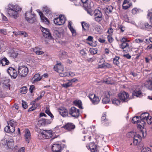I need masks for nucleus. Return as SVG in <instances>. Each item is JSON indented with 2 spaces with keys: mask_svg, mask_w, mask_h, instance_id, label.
Returning <instances> with one entry per match:
<instances>
[{
  "mask_svg": "<svg viewBox=\"0 0 152 152\" xmlns=\"http://www.w3.org/2000/svg\"><path fill=\"white\" fill-rule=\"evenodd\" d=\"M21 9L17 5L10 4L8 6V13L10 16L16 19L18 16V13Z\"/></svg>",
  "mask_w": 152,
  "mask_h": 152,
  "instance_id": "obj_1",
  "label": "nucleus"
},
{
  "mask_svg": "<svg viewBox=\"0 0 152 152\" xmlns=\"http://www.w3.org/2000/svg\"><path fill=\"white\" fill-rule=\"evenodd\" d=\"M141 135H142L143 137L146 135V132H144L143 131H141L139 134H136L134 135V144L135 145H137L141 141L142 137Z\"/></svg>",
  "mask_w": 152,
  "mask_h": 152,
  "instance_id": "obj_2",
  "label": "nucleus"
},
{
  "mask_svg": "<svg viewBox=\"0 0 152 152\" xmlns=\"http://www.w3.org/2000/svg\"><path fill=\"white\" fill-rule=\"evenodd\" d=\"M25 19L29 23H33L36 20L35 15L31 12H27L25 14Z\"/></svg>",
  "mask_w": 152,
  "mask_h": 152,
  "instance_id": "obj_3",
  "label": "nucleus"
},
{
  "mask_svg": "<svg viewBox=\"0 0 152 152\" xmlns=\"http://www.w3.org/2000/svg\"><path fill=\"white\" fill-rule=\"evenodd\" d=\"M18 72L20 76L22 77H25L27 75L28 73V69L24 65L19 66L18 67Z\"/></svg>",
  "mask_w": 152,
  "mask_h": 152,
  "instance_id": "obj_4",
  "label": "nucleus"
},
{
  "mask_svg": "<svg viewBox=\"0 0 152 152\" xmlns=\"http://www.w3.org/2000/svg\"><path fill=\"white\" fill-rule=\"evenodd\" d=\"M66 20V18L64 16L60 15L59 17L55 18L53 21L55 24L57 25H62L64 23Z\"/></svg>",
  "mask_w": 152,
  "mask_h": 152,
  "instance_id": "obj_5",
  "label": "nucleus"
},
{
  "mask_svg": "<svg viewBox=\"0 0 152 152\" xmlns=\"http://www.w3.org/2000/svg\"><path fill=\"white\" fill-rule=\"evenodd\" d=\"M132 95L137 97H140L142 96V93L140 89V86L136 85L132 88Z\"/></svg>",
  "mask_w": 152,
  "mask_h": 152,
  "instance_id": "obj_6",
  "label": "nucleus"
},
{
  "mask_svg": "<svg viewBox=\"0 0 152 152\" xmlns=\"http://www.w3.org/2000/svg\"><path fill=\"white\" fill-rule=\"evenodd\" d=\"M95 20L97 22L101 21L102 19V15L101 12L98 10H96L94 12Z\"/></svg>",
  "mask_w": 152,
  "mask_h": 152,
  "instance_id": "obj_7",
  "label": "nucleus"
},
{
  "mask_svg": "<svg viewBox=\"0 0 152 152\" xmlns=\"http://www.w3.org/2000/svg\"><path fill=\"white\" fill-rule=\"evenodd\" d=\"M69 114L72 117H77L80 114L79 110L75 107H72L69 110Z\"/></svg>",
  "mask_w": 152,
  "mask_h": 152,
  "instance_id": "obj_8",
  "label": "nucleus"
},
{
  "mask_svg": "<svg viewBox=\"0 0 152 152\" xmlns=\"http://www.w3.org/2000/svg\"><path fill=\"white\" fill-rule=\"evenodd\" d=\"M89 98L92 102L95 104H98L100 101L99 97L98 96H96L94 94H89Z\"/></svg>",
  "mask_w": 152,
  "mask_h": 152,
  "instance_id": "obj_9",
  "label": "nucleus"
},
{
  "mask_svg": "<svg viewBox=\"0 0 152 152\" xmlns=\"http://www.w3.org/2000/svg\"><path fill=\"white\" fill-rule=\"evenodd\" d=\"M52 149L53 152H61V145L58 143L54 144L52 146Z\"/></svg>",
  "mask_w": 152,
  "mask_h": 152,
  "instance_id": "obj_10",
  "label": "nucleus"
},
{
  "mask_svg": "<svg viewBox=\"0 0 152 152\" xmlns=\"http://www.w3.org/2000/svg\"><path fill=\"white\" fill-rule=\"evenodd\" d=\"M119 98L122 100L125 101L129 97L128 94L125 91H123L118 94Z\"/></svg>",
  "mask_w": 152,
  "mask_h": 152,
  "instance_id": "obj_11",
  "label": "nucleus"
},
{
  "mask_svg": "<svg viewBox=\"0 0 152 152\" xmlns=\"http://www.w3.org/2000/svg\"><path fill=\"white\" fill-rule=\"evenodd\" d=\"M106 113H104L101 117L102 124L104 126H107L109 124L110 122L106 118Z\"/></svg>",
  "mask_w": 152,
  "mask_h": 152,
  "instance_id": "obj_12",
  "label": "nucleus"
},
{
  "mask_svg": "<svg viewBox=\"0 0 152 152\" xmlns=\"http://www.w3.org/2000/svg\"><path fill=\"white\" fill-rule=\"evenodd\" d=\"M54 70L59 73L64 71V67L61 63H57L54 67Z\"/></svg>",
  "mask_w": 152,
  "mask_h": 152,
  "instance_id": "obj_13",
  "label": "nucleus"
},
{
  "mask_svg": "<svg viewBox=\"0 0 152 152\" xmlns=\"http://www.w3.org/2000/svg\"><path fill=\"white\" fill-rule=\"evenodd\" d=\"M83 6L86 9H90L93 5L92 3L89 2V0H81Z\"/></svg>",
  "mask_w": 152,
  "mask_h": 152,
  "instance_id": "obj_14",
  "label": "nucleus"
},
{
  "mask_svg": "<svg viewBox=\"0 0 152 152\" xmlns=\"http://www.w3.org/2000/svg\"><path fill=\"white\" fill-rule=\"evenodd\" d=\"M24 137L26 141L29 143L31 137L30 131L28 129H26L25 130Z\"/></svg>",
  "mask_w": 152,
  "mask_h": 152,
  "instance_id": "obj_15",
  "label": "nucleus"
},
{
  "mask_svg": "<svg viewBox=\"0 0 152 152\" xmlns=\"http://www.w3.org/2000/svg\"><path fill=\"white\" fill-rule=\"evenodd\" d=\"M149 115V114L148 113H143L141 114L140 118L141 120V121L142 122V124L143 125L145 123V121L146 120Z\"/></svg>",
  "mask_w": 152,
  "mask_h": 152,
  "instance_id": "obj_16",
  "label": "nucleus"
},
{
  "mask_svg": "<svg viewBox=\"0 0 152 152\" xmlns=\"http://www.w3.org/2000/svg\"><path fill=\"white\" fill-rule=\"evenodd\" d=\"M132 5L130 0H124L123 3V8L124 10H126Z\"/></svg>",
  "mask_w": 152,
  "mask_h": 152,
  "instance_id": "obj_17",
  "label": "nucleus"
},
{
  "mask_svg": "<svg viewBox=\"0 0 152 152\" xmlns=\"http://www.w3.org/2000/svg\"><path fill=\"white\" fill-rule=\"evenodd\" d=\"M41 30L43 33V36L45 37L49 38L50 37V34L48 29L42 27Z\"/></svg>",
  "mask_w": 152,
  "mask_h": 152,
  "instance_id": "obj_18",
  "label": "nucleus"
},
{
  "mask_svg": "<svg viewBox=\"0 0 152 152\" xmlns=\"http://www.w3.org/2000/svg\"><path fill=\"white\" fill-rule=\"evenodd\" d=\"M59 111L61 115L63 117H66L68 115V110L64 107H61Z\"/></svg>",
  "mask_w": 152,
  "mask_h": 152,
  "instance_id": "obj_19",
  "label": "nucleus"
},
{
  "mask_svg": "<svg viewBox=\"0 0 152 152\" xmlns=\"http://www.w3.org/2000/svg\"><path fill=\"white\" fill-rule=\"evenodd\" d=\"M10 62L6 57H1L0 58V64L2 66H5L8 65Z\"/></svg>",
  "mask_w": 152,
  "mask_h": 152,
  "instance_id": "obj_20",
  "label": "nucleus"
},
{
  "mask_svg": "<svg viewBox=\"0 0 152 152\" xmlns=\"http://www.w3.org/2000/svg\"><path fill=\"white\" fill-rule=\"evenodd\" d=\"M18 53L15 52L13 49L9 50L8 52V54L10 57L13 58H16L18 55Z\"/></svg>",
  "mask_w": 152,
  "mask_h": 152,
  "instance_id": "obj_21",
  "label": "nucleus"
},
{
  "mask_svg": "<svg viewBox=\"0 0 152 152\" xmlns=\"http://www.w3.org/2000/svg\"><path fill=\"white\" fill-rule=\"evenodd\" d=\"M1 81L4 86H6V88H9L10 84L9 82L10 80L6 77H3L1 78Z\"/></svg>",
  "mask_w": 152,
  "mask_h": 152,
  "instance_id": "obj_22",
  "label": "nucleus"
},
{
  "mask_svg": "<svg viewBox=\"0 0 152 152\" xmlns=\"http://www.w3.org/2000/svg\"><path fill=\"white\" fill-rule=\"evenodd\" d=\"M64 128L68 131L73 129L75 128V125L72 123H68L63 126Z\"/></svg>",
  "mask_w": 152,
  "mask_h": 152,
  "instance_id": "obj_23",
  "label": "nucleus"
},
{
  "mask_svg": "<svg viewBox=\"0 0 152 152\" xmlns=\"http://www.w3.org/2000/svg\"><path fill=\"white\" fill-rule=\"evenodd\" d=\"M44 138H49L52 136V132L51 130H43Z\"/></svg>",
  "mask_w": 152,
  "mask_h": 152,
  "instance_id": "obj_24",
  "label": "nucleus"
},
{
  "mask_svg": "<svg viewBox=\"0 0 152 152\" xmlns=\"http://www.w3.org/2000/svg\"><path fill=\"white\" fill-rule=\"evenodd\" d=\"M15 127L12 126L11 127L8 125L4 128V131L7 133H13L15 131Z\"/></svg>",
  "mask_w": 152,
  "mask_h": 152,
  "instance_id": "obj_25",
  "label": "nucleus"
},
{
  "mask_svg": "<svg viewBox=\"0 0 152 152\" xmlns=\"http://www.w3.org/2000/svg\"><path fill=\"white\" fill-rule=\"evenodd\" d=\"M73 104L76 106L78 107L81 109H83L82 102L80 100L77 99L73 102Z\"/></svg>",
  "mask_w": 152,
  "mask_h": 152,
  "instance_id": "obj_26",
  "label": "nucleus"
},
{
  "mask_svg": "<svg viewBox=\"0 0 152 152\" xmlns=\"http://www.w3.org/2000/svg\"><path fill=\"white\" fill-rule=\"evenodd\" d=\"M112 66L110 64L107 63H104L102 64L99 65V68H111Z\"/></svg>",
  "mask_w": 152,
  "mask_h": 152,
  "instance_id": "obj_27",
  "label": "nucleus"
},
{
  "mask_svg": "<svg viewBox=\"0 0 152 152\" xmlns=\"http://www.w3.org/2000/svg\"><path fill=\"white\" fill-rule=\"evenodd\" d=\"M39 14L40 16L41 19L43 22H45L46 24L48 23H49L48 19L45 17L42 12H39Z\"/></svg>",
  "mask_w": 152,
  "mask_h": 152,
  "instance_id": "obj_28",
  "label": "nucleus"
},
{
  "mask_svg": "<svg viewBox=\"0 0 152 152\" xmlns=\"http://www.w3.org/2000/svg\"><path fill=\"white\" fill-rule=\"evenodd\" d=\"M140 118V117L138 116L134 117L132 120V122L134 124H138V123L142 124V122L141 121V120L140 121L139 120Z\"/></svg>",
  "mask_w": 152,
  "mask_h": 152,
  "instance_id": "obj_29",
  "label": "nucleus"
},
{
  "mask_svg": "<svg viewBox=\"0 0 152 152\" xmlns=\"http://www.w3.org/2000/svg\"><path fill=\"white\" fill-rule=\"evenodd\" d=\"M145 86L148 89L152 90V81L149 80L145 83Z\"/></svg>",
  "mask_w": 152,
  "mask_h": 152,
  "instance_id": "obj_30",
  "label": "nucleus"
},
{
  "mask_svg": "<svg viewBox=\"0 0 152 152\" xmlns=\"http://www.w3.org/2000/svg\"><path fill=\"white\" fill-rule=\"evenodd\" d=\"M113 10V7L111 6H107L104 8L105 12L107 14L111 13Z\"/></svg>",
  "mask_w": 152,
  "mask_h": 152,
  "instance_id": "obj_31",
  "label": "nucleus"
},
{
  "mask_svg": "<svg viewBox=\"0 0 152 152\" xmlns=\"http://www.w3.org/2000/svg\"><path fill=\"white\" fill-rule=\"evenodd\" d=\"M42 77L39 74H37L33 78V80L34 82L38 81L41 80Z\"/></svg>",
  "mask_w": 152,
  "mask_h": 152,
  "instance_id": "obj_32",
  "label": "nucleus"
},
{
  "mask_svg": "<svg viewBox=\"0 0 152 152\" xmlns=\"http://www.w3.org/2000/svg\"><path fill=\"white\" fill-rule=\"evenodd\" d=\"M82 26L83 29L84 30H87L89 29V25L88 24L84 22H81Z\"/></svg>",
  "mask_w": 152,
  "mask_h": 152,
  "instance_id": "obj_33",
  "label": "nucleus"
},
{
  "mask_svg": "<svg viewBox=\"0 0 152 152\" xmlns=\"http://www.w3.org/2000/svg\"><path fill=\"white\" fill-rule=\"evenodd\" d=\"M145 27H143V28H145L147 30H149L152 28V26L151 23L150 22L149 23H145L144 24Z\"/></svg>",
  "mask_w": 152,
  "mask_h": 152,
  "instance_id": "obj_34",
  "label": "nucleus"
},
{
  "mask_svg": "<svg viewBox=\"0 0 152 152\" xmlns=\"http://www.w3.org/2000/svg\"><path fill=\"white\" fill-rule=\"evenodd\" d=\"M7 124L8 126H12L13 127H15V126L17 124L16 122L14 121L13 120H11L10 121H7Z\"/></svg>",
  "mask_w": 152,
  "mask_h": 152,
  "instance_id": "obj_35",
  "label": "nucleus"
},
{
  "mask_svg": "<svg viewBox=\"0 0 152 152\" xmlns=\"http://www.w3.org/2000/svg\"><path fill=\"white\" fill-rule=\"evenodd\" d=\"M67 82H66V83H64L61 84V86L65 88H67L69 87H70L72 86V83L70 80H67Z\"/></svg>",
  "mask_w": 152,
  "mask_h": 152,
  "instance_id": "obj_36",
  "label": "nucleus"
},
{
  "mask_svg": "<svg viewBox=\"0 0 152 152\" xmlns=\"http://www.w3.org/2000/svg\"><path fill=\"white\" fill-rule=\"evenodd\" d=\"M110 98L106 96H104L102 100V103L104 104L108 103L110 102Z\"/></svg>",
  "mask_w": 152,
  "mask_h": 152,
  "instance_id": "obj_37",
  "label": "nucleus"
},
{
  "mask_svg": "<svg viewBox=\"0 0 152 152\" xmlns=\"http://www.w3.org/2000/svg\"><path fill=\"white\" fill-rule=\"evenodd\" d=\"M119 57L118 56H115L113 59V63L114 64L118 65L119 64Z\"/></svg>",
  "mask_w": 152,
  "mask_h": 152,
  "instance_id": "obj_38",
  "label": "nucleus"
},
{
  "mask_svg": "<svg viewBox=\"0 0 152 152\" xmlns=\"http://www.w3.org/2000/svg\"><path fill=\"white\" fill-rule=\"evenodd\" d=\"M14 144L13 140L12 139L10 140V141H8L7 143V145L10 148H12Z\"/></svg>",
  "mask_w": 152,
  "mask_h": 152,
  "instance_id": "obj_39",
  "label": "nucleus"
},
{
  "mask_svg": "<svg viewBox=\"0 0 152 152\" xmlns=\"http://www.w3.org/2000/svg\"><path fill=\"white\" fill-rule=\"evenodd\" d=\"M44 11L45 12L47 15L50 16L51 12L49 8L47 7L45 8L44 10Z\"/></svg>",
  "mask_w": 152,
  "mask_h": 152,
  "instance_id": "obj_40",
  "label": "nucleus"
},
{
  "mask_svg": "<svg viewBox=\"0 0 152 152\" xmlns=\"http://www.w3.org/2000/svg\"><path fill=\"white\" fill-rule=\"evenodd\" d=\"M59 56L61 57L64 58L68 56V54L65 52L61 51L59 53Z\"/></svg>",
  "mask_w": 152,
  "mask_h": 152,
  "instance_id": "obj_41",
  "label": "nucleus"
},
{
  "mask_svg": "<svg viewBox=\"0 0 152 152\" xmlns=\"http://www.w3.org/2000/svg\"><path fill=\"white\" fill-rule=\"evenodd\" d=\"M69 29L72 33V36L75 37L77 34L76 30L73 27Z\"/></svg>",
  "mask_w": 152,
  "mask_h": 152,
  "instance_id": "obj_42",
  "label": "nucleus"
},
{
  "mask_svg": "<svg viewBox=\"0 0 152 152\" xmlns=\"http://www.w3.org/2000/svg\"><path fill=\"white\" fill-rule=\"evenodd\" d=\"M112 102L115 105H118L120 104V101L117 99H114L113 100Z\"/></svg>",
  "mask_w": 152,
  "mask_h": 152,
  "instance_id": "obj_43",
  "label": "nucleus"
},
{
  "mask_svg": "<svg viewBox=\"0 0 152 152\" xmlns=\"http://www.w3.org/2000/svg\"><path fill=\"white\" fill-rule=\"evenodd\" d=\"M33 51L37 55H42L44 53L43 52L38 50L36 48H34Z\"/></svg>",
  "mask_w": 152,
  "mask_h": 152,
  "instance_id": "obj_44",
  "label": "nucleus"
},
{
  "mask_svg": "<svg viewBox=\"0 0 152 152\" xmlns=\"http://www.w3.org/2000/svg\"><path fill=\"white\" fill-rule=\"evenodd\" d=\"M129 45L127 42H122V44L121 45V48L123 49L129 47Z\"/></svg>",
  "mask_w": 152,
  "mask_h": 152,
  "instance_id": "obj_45",
  "label": "nucleus"
},
{
  "mask_svg": "<svg viewBox=\"0 0 152 152\" xmlns=\"http://www.w3.org/2000/svg\"><path fill=\"white\" fill-rule=\"evenodd\" d=\"M45 112L51 118H53L54 117V116L51 113L48 107H47V110H45Z\"/></svg>",
  "mask_w": 152,
  "mask_h": 152,
  "instance_id": "obj_46",
  "label": "nucleus"
},
{
  "mask_svg": "<svg viewBox=\"0 0 152 152\" xmlns=\"http://www.w3.org/2000/svg\"><path fill=\"white\" fill-rule=\"evenodd\" d=\"M15 70V69L14 68L12 67H10L7 70V72L9 75L11 76L14 72V71Z\"/></svg>",
  "mask_w": 152,
  "mask_h": 152,
  "instance_id": "obj_47",
  "label": "nucleus"
},
{
  "mask_svg": "<svg viewBox=\"0 0 152 152\" xmlns=\"http://www.w3.org/2000/svg\"><path fill=\"white\" fill-rule=\"evenodd\" d=\"M59 73L60 76L61 77L68 76L69 74V72H61Z\"/></svg>",
  "mask_w": 152,
  "mask_h": 152,
  "instance_id": "obj_48",
  "label": "nucleus"
},
{
  "mask_svg": "<svg viewBox=\"0 0 152 152\" xmlns=\"http://www.w3.org/2000/svg\"><path fill=\"white\" fill-rule=\"evenodd\" d=\"M146 121L148 124H150L152 123V117L151 116H149L148 117L146 120L145 121Z\"/></svg>",
  "mask_w": 152,
  "mask_h": 152,
  "instance_id": "obj_49",
  "label": "nucleus"
},
{
  "mask_svg": "<svg viewBox=\"0 0 152 152\" xmlns=\"http://www.w3.org/2000/svg\"><path fill=\"white\" fill-rule=\"evenodd\" d=\"M45 119L41 118V119L39 120L38 121V124L39 125H45Z\"/></svg>",
  "mask_w": 152,
  "mask_h": 152,
  "instance_id": "obj_50",
  "label": "nucleus"
},
{
  "mask_svg": "<svg viewBox=\"0 0 152 152\" xmlns=\"http://www.w3.org/2000/svg\"><path fill=\"white\" fill-rule=\"evenodd\" d=\"M17 75L18 74L17 71L15 70L14 71V72H13V73L10 76L11 77L13 78V79H15L17 76Z\"/></svg>",
  "mask_w": 152,
  "mask_h": 152,
  "instance_id": "obj_51",
  "label": "nucleus"
},
{
  "mask_svg": "<svg viewBox=\"0 0 152 152\" xmlns=\"http://www.w3.org/2000/svg\"><path fill=\"white\" fill-rule=\"evenodd\" d=\"M17 34L19 35L23 36L24 37H26L27 36V34L26 32L24 31H18Z\"/></svg>",
  "mask_w": 152,
  "mask_h": 152,
  "instance_id": "obj_52",
  "label": "nucleus"
},
{
  "mask_svg": "<svg viewBox=\"0 0 152 152\" xmlns=\"http://www.w3.org/2000/svg\"><path fill=\"white\" fill-rule=\"evenodd\" d=\"M43 132V131H41L38 134V137L39 139H42L44 138Z\"/></svg>",
  "mask_w": 152,
  "mask_h": 152,
  "instance_id": "obj_53",
  "label": "nucleus"
},
{
  "mask_svg": "<svg viewBox=\"0 0 152 152\" xmlns=\"http://www.w3.org/2000/svg\"><path fill=\"white\" fill-rule=\"evenodd\" d=\"M89 148L91 152H94L96 150V146L93 145L92 146H89Z\"/></svg>",
  "mask_w": 152,
  "mask_h": 152,
  "instance_id": "obj_54",
  "label": "nucleus"
},
{
  "mask_svg": "<svg viewBox=\"0 0 152 152\" xmlns=\"http://www.w3.org/2000/svg\"><path fill=\"white\" fill-rule=\"evenodd\" d=\"M107 39L108 41L110 43L112 42L114 40V39L111 35H108L107 37Z\"/></svg>",
  "mask_w": 152,
  "mask_h": 152,
  "instance_id": "obj_55",
  "label": "nucleus"
},
{
  "mask_svg": "<svg viewBox=\"0 0 152 152\" xmlns=\"http://www.w3.org/2000/svg\"><path fill=\"white\" fill-rule=\"evenodd\" d=\"M20 91L22 94H25L27 92V88L26 87H23L20 89Z\"/></svg>",
  "mask_w": 152,
  "mask_h": 152,
  "instance_id": "obj_56",
  "label": "nucleus"
},
{
  "mask_svg": "<svg viewBox=\"0 0 152 152\" xmlns=\"http://www.w3.org/2000/svg\"><path fill=\"white\" fill-rule=\"evenodd\" d=\"M147 18L150 21L152 20V12H149Z\"/></svg>",
  "mask_w": 152,
  "mask_h": 152,
  "instance_id": "obj_57",
  "label": "nucleus"
},
{
  "mask_svg": "<svg viewBox=\"0 0 152 152\" xmlns=\"http://www.w3.org/2000/svg\"><path fill=\"white\" fill-rule=\"evenodd\" d=\"M22 104L23 107L24 109H26V108H27L28 106L27 104H26V102L25 101H24L23 100L22 101Z\"/></svg>",
  "mask_w": 152,
  "mask_h": 152,
  "instance_id": "obj_58",
  "label": "nucleus"
},
{
  "mask_svg": "<svg viewBox=\"0 0 152 152\" xmlns=\"http://www.w3.org/2000/svg\"><path fill=\"white\" fill-rule=\"evenodd\" d=\"M45 125L50 124H51L52 122V121L51 120L47 119H45Z\"/></svg>",
  "mask_w": 152,
  "mask_h": 152,
  "instance_id": "obj_59",
  "label": "nucleus"
},
{
  "mask_svg": "<svg viewBox=\"0 0 152 152\" xmlns=\"http://www.w3.org/2000/svg\"><path fill=\"white\" fill-rule=\"evenodd\" d=\"M80 53L83 56H85L86 54V51L84 49L81 50Z\"/></svg>",
  "mask_w": 152,
  "mask_h": 152,
  "instance_id": "obj_60",
  "label": "nucleus"
},
{
  "mask_svg": "<svg viewBox=\"0 0 152 152\" xmlns=\"http://www.w3.org/2000/svg\"><path fill=\"white\" fill-rule=\"evenodd\" d=\"M95 59V58L94 57H93L91 58H90L88 59L87 60L89 62H92L94 61Z\"/></svg>",
  "mask_w": 152,
  "mask_h": 152,
  "instance_id": "obj_61",
  "label": "nucleus"
},
{
  "mask_svg": "<svg viewBox=\"0 0 152 152\" xmlns=\"http://www.w3.org/2000/svg\"><path fill=\"white\" fill-rule=\"evenodd\" d=\"M90 51L91 53L94 54H96L97 53V51L94 49L91 48Z\"/></svg>",
  "mask_w": 152,
  "mask_h": 152,
  "instance_id": "obj_62",
  "label": "nucleus"
},
{
  "mask_svg": "<svg viewBox=\"0 0 152 152\" xmlns=\"http://www.w3.org/2000/svg\"><path fill=\"white\" fill-rule=\"evenodd\" d=\"M0 33L3 34L4 35H5L6 34V29H1L0 30Z\"/></svg>",
  "mask_w": 152,
  "mask_h": 152,
  "instance_id": "obj_63",
  "label": "nucleus"
},
{
  "mask_svg": "<svg viewBox=\"0 0 152 152\" xmlns=\"http://www.w3.org/2000/svg\"><path fill=\"white\" fill-rule=\"evenodd\" d=\"M17 152H25V148L22 147L18 149Z\"/></svg>",
  "mask_w": 152,
  "mask_h": 152,
  "instance_id": "obj_64",
  "label": "nucleus"
}]
</instances>
